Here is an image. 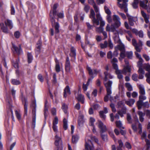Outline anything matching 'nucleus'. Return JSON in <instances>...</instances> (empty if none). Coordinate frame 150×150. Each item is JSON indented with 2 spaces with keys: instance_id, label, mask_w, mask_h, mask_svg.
Wrapping results in <instances>:
<instances>
[{
  "instance_id": "5701e85b",
  "label": "nucleus",
  "mask_w": 150,
  "mask_h": 150,
  "mask_svg": "<svg viewBox=\"0 0 150 150\" xmlns=\"http://www.w3.org/2000/svg\"><path fill=\"white\" fill-rule=\"evenodd\" d=\"M141 14L142 16L144 19L146 23H149V16L148 15H147L143 11H141Z\"/></svg>"
},
{
  "instance_id": "338daca9",
  "label": "nucleus",
  "mask_w": 150,
  "mask_h": 150,
  "mask_svg": "<svg viewBox=\"0 0 150 150\" xmlns=\"http://www.w3.org/2000/svg\"><path fill=\"white\" fill-rule=\"evenodd\" d=\"M124 25L125 27L127 29H131V28L129 26L128 23L127 21L125 22Z\"/></svg>"
},
{
  "instance_id": "37998d69",
  "label": "nucleus",
  "mask_w": 150,
  "mask_h": 150,
  "mask_svg": "<svg viewBox=\"0 0 150 150\" xmlns=\"http://www.w3.org/2000/svg\"><path fill=\"white\" fill-rule=\"evenodd\" d=\"M104 30L103 28L100 26L98 27H96V31L99 33H101Z\"/></svg>"
},
{
  "instance_id": "c756f323",
  "label": "nucleus",
  "mask_w": 150,
  "mask_h": 150,
  "mask_svg": "<svg viewBox=\"0 0 150 150\" xmlns=\"http://www.w3.org/2000/svg\"><path fill=\"white\" fill-rule=\"evenodd\" d=\"M134 119L136 120L137 121V122L139 123L138 125V129L139 130V133L140 134L142 133V125L139 122L138 117L137 115H136L134 117Z\"/></svg>"
},
{
  "instance_id": "f03ea898",
  "label": "nucleus",
  "mask_w": 150,
  "mask_h": 150,
  "mask_svg": "<svg viewBox=\"0 0 150 150\" xmlns=\"http://www.w3.org/2000/svg\"><path fill=\"white\" fill-rule=\"evenodd\" d=\"M115 28V27L113 24L110 26L109 24H108L106 29L107 31L113 33V38L115 43H120L121 40L119 38L118 31L116 30Z\"/></svg>"
},
{
  "instance_id": "69168bd1",
  "label": "nucleus",
  "mask_w": 150,
  "mask_h": 150,
  "mask_svg": "<svg viewBox=\"0 0 150 150\" xmlns=\"http://www.w3.org/2000/svg\"><path fill=\"white\" fill-rule=\"evenodd\" d=\"M92 141H94L98 143V139L95 136H91L90 137Z\"/></svg>"
},
{
  "instance_id": "0e129e2a",
  "label": "nucleus",
  "mask_w": 150,
  "mask_h": 150,
  "mask_svg": "<svg viewBox=\"0 0 150 150\" xmlns=\"http://www.w3.org/2000/svg\"><path fill=\"white\" fill-rule=\"evenodd\" d=\"M145 142L147 146V149H148L149 148V146H150V140L147 139H146Z\"/></svg>"
},
{
  "instance_id": "e433bc0d",
  "label": "nucleus",
  "mask_w": 150,
  "mask_h": 150,
  "mask_svg": "<svg viewBox=\"0 0 150 150\" xmlns=\"http://www.w3.org/2000/svg\"><path fill=\"white\" fill-rule=\"evenodd\" d=\"M100 45L102 49L105 48L108 46V42L106 41H105L104 43H100Z\"/></svg>"
},
{
  "instance_id": "2f4dec72",
  "label": "nucleus",
  "mask_w": 150,
  "mask_h": 150,
  "mask_svg": "<svg viewBox=\"0 0 150 150\" xmlns=\"http://www.w3.org/2000/svg\"><path fill=\"white\" fill-rule=\"evenodd\" d=\"M135 100L134 99H130L126 101L125 103L129 106H132L134 103Z\"/></svg>"
},
{
  "instance_id": "aec40b11",
  "label": "nucleus",
  "mask_w": 150,
  "mask_h": 150,
  "mask_svg": "<svg viewBox=\"0 0 150 150\" xmlns=\"http://www.w3.org/2000/svg\"><path fill=\"white\" fill-rule=\"evenodd\" d=\"M12 50H15L16 53L18 54H21L22 52L20 45H19L18 47H17L14 45L13 44Z\"/></svg>"
},
{
  "instance_id": "0eeeda50",
  "label": "nucleus",
  "mask_w": 150,
  "mask_h": 150,
  "mask_svg": "<svg viewBox=\"0 0 150 150\" xmlns=\"http://www.w3.org/2000/svg\"><path fill=\"white\" fill-rule=\"evenodd\" d=\"M116 43L118 44V45L117 46L115 47V49L116 50L118 49L121 51V52L120 54V57L119 58V59L120 61H122V59L125 57L124 45L121 41L120 43Z\"/></svg>"
},
{
  "instance_id": "680f3d73",
  "label": "nucleus",
  "mask_w": 150,
  "mask_h": 150,
  "mask_svg": "<svg viewBox=\"0 0 150 150\" xmlns=\"http://www.w3.org/2000/svg\"><path fill=\"white\" fill-rule=\"evenodd\" d=\"M15 113L17 118L18 120H20L21 118V115L20 112L16 110L15 111Z\"/></svg>"
},
{
  "instance_id": "6ab92c4d",
  "label": "nucleus",
  "mask_w": 150,
  "mask_h": 150,
  "mask_svg": "<svg viewBox=\"0 0 150 150\" xmlns=\"http://www.w3.org/2000/svg\"><path fill=\"white\" fill-rule=\"evenodd\" d=\"M96 16L98 21L100 22V26L103 27L105 25V21L103 20L100 14H97L96 15Z\"/></svg>"
},
{
  "instance_id": "774afa93",
  "label": "nucleus",
  "mask_w": 150,
  "mask_h": 150,
  "mask_svg": "<svg viewBox=\"0 0 150 150\" xmlns=\"http://www.w3.org/2000/svg\"><path fill=\"white\" fill-rule=\"evenodd\" d=\"M14 36L15 37L17 38H18L20 35V32L18 31H17L16 32L14 33Z\"/></svg>"
},
{
  "instance_id": "9b49d317",
  "label": "nucleus",
  "mask_w": 150,
  "mask_h": 150,
  "mask_svg": "<svg viewBox=\"0 0 150 150\" xmlns=\"http://www.w3.org/2000/svg\"><path fill=\"white\" fill-rule=\"evenodd\" d=\"M55 144L56 146V148H62V142L61 138L58 135V133H55Z\"/></svg>"
},
{
  "instance_id": "de8ad7c7",
  "label": "nucleus",
  "mask_w": 150,
  "mask_h": 150,
  "mask_svg": "<svg viewBox=\"0 0 150 150\" xmlns=\"http://www.w3.org/2000/svg\"><path fill=\"white\" fill-rule=\"evenodd\" d=\"M104 9L105 11V13L108 14V15H111V13L110 9L107 7L105 6L104 7Z\"/></svg>"
},
{
  "instance_id": "f704fd0d",
  "label": "nucleus",
  "mask_w": 150,
  "mask_h": 150,
  "mask_svg": "<svg viewBox=\"0 0 150 150\" xmlns=\"http://www.w3.org/2000/svg\"><path fill=\"white\" fill-rule=\"evenodd\" d=\"M23 103H24V107L25 109V112L26 115H27V101L26 99H24V100L22 101Z\"/></svg>"
},
{
  "instance_id": "412c9836",
  "label": "nucleus",
  "mask_w": 150,
  "mask_h": 150,
  "mask_svg": "<svg viewBox=\"0 0 150 150\" xmlns=\"http://www.w3.org/2000/svg\"><path fill=\"white\" fill-rule=\"evenodd\" d=\"M65 69L67 71L69 72L70 70V65L69 61V58L67 57L66 59V61L65 64Z\"/></svg>"
},
{
  "instance_id": "c9c22d12",
  "label": "nucleus",
  "mask_w": 150,
  "mask_h": 150,
  "mask_svg": "<svg viewBox=\"0 0 150 150\" xmlns=\"http://www.w3.org/2000/svg\"><path fill=\"white\" fill-rule=\"evenodd\" d=\"M116 126L120 129H124L125 127L122 126V124L120 121H117L116 122Z\"/></svg>"
},
{
  "instance_id": "8fccbe9b",
  "label": "nucleus",
  "mask_w": 150,
  "mask_h": 150,
  "mask_svg": "<svg viewBox=\"0 0 150 150\" xmlns=\"http://www.w3.org/2000/svg\"><path fill=\"white\" fill-rule=\"evenodd\" d=\"M93 6L94 9L96 12L97 13L96 15L97 14H100L99 9L98 7L96 6V4H94Z\"/></svg>"
},
{
  "instance_id": "f3484780",
  "label": "nucleus",
  "mask_w": 150,
  "mask_h": 150,
  "mask_svg": "<svg viewBox=\"0 0 150 150\" xmlns=\"http://www.w3.org/2000/svg\"><path fill=\"white\" fill-rule=\"evenodd\" d=\"M86 143L85 144V148L87 150H94V147L92 144L91 145H89L88 144V142H91V141L89 140L88 138V137H86L85 139ZM96 150H99L98 149Z\"/></svg>"
},
{
  "instance_id": "a211bd4d",
  "label": "nucleus",
  "mask_w": 150,
  "mask_h": 150,
  "mask_svg": "<svg viewBox=\"0 0 150 150\" xmlns=\"http://www.w3.org/2000/svg\"><path fill=\"white\" fill-rule=\"evenodd\" d=\"M127 15L128 17L129 24L131 26H133L134 25V23L137 21V17L130 16L127 13Z\"/></svg>"
},
{
  "instance_id": "4d7b16f0",
  "label": "nucleus",
  "mask_w": 150,
  "mask_h": 150,
  "mask_svg": "<svg viewBox=\"0 0 150 150\" xmlns=\"http://www.w3.org/2000/svg\"><path fill=\"white\" fill-rule=\"evenodd\" d=\"M106 19L107 21L109 23H111L112 21V19L110 15H107L106 16Z\"/></svg>"
},
{
  "instance_id": "72a5a7b5",
  "label": "nucleus",
  "mask_w": 150,
  "mask_h": 150,
  "mask_svg": "<svg viewBox=\"0 0 150 150\" xmlns=\"http://www.w3.org/2000/svg\"><path fill=\"white\" fill-rule=\"evenodd\" d=\"M138 113L139 115V119L140 121L141 122H143L144 120L143 117H144L145 115V113L140 111H138Z\"/></svg>"
},
{
  "instance_id": "39448f33",
  "label": "nucleus",
  "mask_w": 150,
  "mask_h": 150,
  "mask_svg": "<svg viewBox=\"0 0 150 150\" xmlns=\"http://www.w3.org/2000/svg\"><path fill=\"white\" fill-rule=\"evenodd\" d=\"M4 23L6 27L4 26L3 23H0L1 29L3 32L7 33H8L7 27L9 28L10 29H11L13 28V24L12 21L8 19L6 20Z\"/></svg>"
},
{
  "instance_id": "a19ab883",
  "label": "nucleus",
  "mask_w": 150,
  "mask_h": 150,
  "mask_svg": "<svg viewBox=\"0 0 150 150\" xmlns=\"http://www.w3.org/2000/svg\"><path fill=\"white\" fill-rule=\"evenodd\" d=\"M139 3V0H134L133 3L132 4L133 7L134 8H136L138 7Z\"/></svg>"
},
{
  "instance_id": "20e7f679",
  "label": "nucleus",
  "mask_w": 150,
  "mask_h": 150,
  "mask_svg": "<svg viewBox=\"0 0 150 150\" xmlns=\"http://www.w3.org/2000/svg\"><path fill=\"white\" fill-rule=\"evenodd\" d=\"M112 83V81H109L108 83L104 82V85L106 88L107 91V95L104 98V100L105 102L108 101L109 98H110V100L111 102L116 101L115 100H113L112 97L110 96L112 93L111 86Z\"/></svg>"
},
{
  "instance_id": "ea45409f",
  "label": "nucleus",
  "mask_w": 150,
  "mask_h": 150,
  "mask_svg": "<svg viewBox=\"0 0 150 150\" xmlns=\"http://www.w3.org/2000/svg\"><path fill=\"white\" fill-rule=\"evenodd\" d=\"M143 105L142 101L139 100L137 102V105L139 109H140Z\"/></svg>"
},
{
  "instance_id": "c03bdc74",
  "label": "nucleus",
  "mask_w": 150,
  "mask_h": 150,
  "mask_svg": "<svg viewBox=\"0 0 150 150\" xmlns=\"http://www.w3.org/2000/svg\"><path fill=\"white\" fill-rule=\"evenodd\" d=\"M11 82L13 85H17L20 83V82L19 80L15 79H12Z\"/></svg>"
},
{
  "instance_id": "a18cd8bd",
  "label": "nucleus",
  "mask_w": 150,
  "mask_h": 150,
  "mask_svg": "<svg viewBox=\"0 0 150 150\" xmlns=\"http://www.w3.org/2000/svg\"><path fill=\"white\" fill-rule=\"evenodd\" d=\"M28 61L29 63H31L33 60V56L30 53L28 54Z\"/></svg>"
},
{
  "instance_id": "49530a36",
  "label": "nucleus",
  "mask_w": 150,
  "mask_h": 150,
  "mask_svg": "<svg viewBox=\"0 0 150 150\" xmlns=\"http://www.w3.org/2000/svg\"><path fill=\"white\" fill-rule=\"evenodd\" d=\"M143 61V60L142 59H139V61L137 63V66L139 68L143 67V66H142Z\"/></svg>"
},
{
  "instance_id": "7c9ffc66",
  "label": "nucleus",
  "mask_w": 150,
  "mask_h": 150,
  "mask_svg": "<svg viewBox=\"0 0 150 150\" xmlns=\"http://www.w3.org/2000/svg\"><path fill=\"white\" fill-rule=\"evenodd\" d=\"M70 56L71 57H74V59H75L76 56V50L74 47H71V52L70 54Z\"/></svg>"
},
{
  "instance_id": "79ce46f5",
  "label": "nucleus",
  "mask_w": 150,
  "mask_h": 150,
  "mask_svg": "<svg viewBox=\"0 0 150 150\" xmlns=\"http://www.w3.org/2000/svg\"><path fill=\"white\" fill-rule=\"evenodd\" d=\"M63 127L64 129L66 130L68 128L67 121L65 118L63 120Z\"/></svg>"
},
{
  "instance_id": "6e6552de",
  "label": "nucleus",
  "mask_w": 150,
  "mask_h": 150,
  "mask_svg": "<svg viewBox=\"0 0 150 150\" xmlns=\"http://www.w3.org/2000/svg\"><path fill=\"white\" fill-rule=\"evenodd\" d=\"M117 4L118 6L121 9L124 10L127 13V4L128 0H117Z\"/></svg>"
},
{
  "instance_id": "5fc2aeb1",
  "label": "nucleus",
  "mask_w": 150,
  "mask_h": 150,
  "mask_svg": "<svg viewBox=\"0 0 150 150\" xmlns=\"http://www.w3.org/2000/svg\"><path fill=\"white\" fill-rule=\"evenodd\" d=\"M125 146L128 149H131L132 148V146L128 142L125 143Z\"/></svg>"
},
{
  "instance_id": "4468645a",
  "label": "nucleus",
  "mask_w": 150,
  "mask_h": 150,
  "mask_svg": "<svg viewBox=\"0 0 150 150\" xmlns=\"http://www.w3.org/2000/svg\"><path fill=\"white\" fill-rule=\"evenodd\" d=\"M90 18L92 19V20L93 24H96L97 25H98L99 24V21H98L95 17V13L93 9H91V13L90 15Z\"/></svg>"
},
{
  "instance_id": "f8f14e48",
  "label": "nucleus",
  "mask_w": 150,
  "mask_h": 150,
  "mask_svg": "<svg viewBox=\"0 0 150 150\" xmlns=\"http://www.w3.org/2000/svg\"><path fill=\"white\" fill-rule=\"evenodd\" d=\"M143 67L148 72L146 74L145 76L147 78V81L150 83V65L149 64H144Z\"/></svg>"
},
{
  "instance_id": "4c0bfd02",
  "label": "nucleus",
  "mask_w": 150,
  "mask_h": 150,
  "mask_svg": "<svg viewBox=\"0 0 150 150\" xmlns=\"http://www.w3.org/2000/svg\"><path fill=\"white\" fill-rule=\"evenodd\" d=\"M95 121V120L94 118L93 117H91L89 119V125L91 126H94V122Z\"/></svg>"
},
{
  "instance_id": "a878e982",
  "label": "nucleus",
  "mask_w": 150,
  "mask_h": 150,
  "mask_svg": "<svg viewBox=\"0 0 150 150\" xmlns=\"http://www.w3.org/2000/svg\"><path fill=\"white\" fill-rule=\"evenodd\" d=\"M104 74L105 75V78L104 80L105 81L104 82L105 83H108L109 81L108 82H106L105 81H107L108 80V78L112 79L113 78V76H112L110 74H109L107 72H104Z\"/></svg>"
},
{
  "instance_id": "f257e3e1",
  "label": "nucleus",
  "mask_w": 150,
  "mask_h": 150,
  "mask_svg": "<svg viewBox=\"0 0 150 150\" xmlns=\"http://www.w3.org/2000/svg\"><path fill=\"white\" fill-rule=\"evenodd\" d=\"M111 63L112 64V66L115 70V72L117 75L118 78L119 79H122L123 76L122 74H126L127 72L130 71V68L128 67H127L124 68L122 70L118 69V66L117 64L118 62L117 59L116 58H113L111 60Z\"/></svg>"
},
{
  "instance_id": "603ef678",
  "label": "nucleus",
  "mask_w": 150,
  "mask_h": 150,
  "mask_svg": "<svg viewBox=\"0 0 150 150\" xmlns=\"http://www.w3.org/2000/svg\"><path fill=\"white\" fill-rule=\"evenodd\" d=\"M67 105H66L65 104L63 103L62 105V109L64 110L65 113H67Z\"/></svg>"
},
{
  "instance_id": "cd10ccee",
  "label": "nucleus",
  "mask_w": 150,
  "mask_h": 150,
  "mask_svg": "<svg viewBox=\"0 0 150 150\" xmlns=\"http://www.w3.org/2000/svg\"><path fill=\"white\" fill-rule=\"evenodd\" d=\"M79 136L77 134L73 135L72 137V142L73 144H76L79 140Z\"/></svg>"
},
{
  "instance_id": "3c124183",
  "label": "nucleus",
  "mask_w": 150,
  "mask_h": 150,
  "mask_svg": "<svg viewBox=\"0 0 150 150\" xmlns=\"http://www.w3.org/2000/svg\"><path fill=\"white\" fill-rule=\"evenodd\" d=\"M108 45L110 47L111 49H112L113 47V45L111 39H109L108 41Z\"/></svg>"
},
{
  "instance_id": "9d476101",
  "label": "nucleus",
  "mask_w": 150,
  "mask_h": 150,
  "mask_svg": "<svg viewBox=\"0 0 150 150\" xmlns=\"http://www.w3.org/2000/svg\"><path fill=\"white\" fill-rule=\"evenodd\" d=\"M112 18L114 22L113 24L115 27L116 28H118L121 25L120 18L118 16L114 15L113 16Z\"/></svg>"
},
{
  "instance_id": "dca6fc26",
  "label": "nucleus",
  "mask_w": 150,
  "mask_h": 150,
  "mask_svg": "<svg viewBox=\"0 0 150 150\" xmlns=\"http://www.w3.org/2000/svg\"><path fill=\"white\" fill-rule=\"evenodd\" d=\"M58 119L57 116H55L54 119L53 121L52 122V128L54 132L55 133H58V128L57 125L58 123Z\"/></svg>"
},
{
  "instance_id": "6e6d98bb",
  "label": "nucleus",
  "mask_w": 150,
  "mask_h": 150,
  "mask_svg": "<svg viewBox=\"0 0 150 150\" xmlns=\"http://www.w3.org/2000/svg\"><path fill=\"white\" fill-rule=\"evenodd\" d=\"M132 79L135 81H138V75L134 74H133L132 76Z\"/></svg>"
},
{
  "instance_id": "09e8293b",
  "label": "nucleus",
  "mask_w": 150,
  "mask_h": 150,
  "mask_svg": "<svg viewBox=\"0 0 150 150\" xmlns=\"http://www.w3.org/2000/svg\"><path fill=\"white\" fill-rule=\"evenodd\" d=\"M146 136H147V134H146V131H144L143 132L142 134L141 135V138L142 139H145V140H146Z\"/></svg>"
},
{
  "instance_id": "4be33fe9",
  "label": "nucleus",
  "mask_w": 150,
  "mask_h": 150,
  "mask_svg": "<svg viewBox=\"0 0 150 150\" xmlns=\"http://www.w3.org/2000/svg\"><path fill=\"white\" fill-rule=\"evenodd\" d=\"M76 97L79 101L81 102L82 103H84V96L81 94H78L76 96Z\"/></svg>"
},
{
  "instance_id": "423d86ee",
  "label": "nucleus",
  "mask_w": 150,
  "mask_h": 150,
  "mask_svg": "<svg viewBox=\"0 0 150 150\" xmlns=\"http://www.w3.org/2000/svg\"><path fill=\"white\" fill-rule=\"evenodd\" d=\"M87 68L89 74L91 77V78H90L88 80L87 84L88 85L89 84L90 82L96 76L100 70H98L95 69H92L88 66H87Z\"/></svg>"
},
{
  "instance_id": "393cba45",
  "label": "nucleus",
  "mask_w": 150,
  "mask_h": 150,
  "mask_svg": "<svg viewBox=\"0 0 150 150\" xmlns=\"http://www.w3.org/2000/svg\"><path fill=\"white\" fill-rule=\"evenodd\" d=\"M70 94L71 92L69 87L68 86H67L64 90V97L66 98L67 95H70Z\"/></svg>"
},
{
  "instance_id": "473e14b6",
  "label": "nucleus",
  "mask_w": 150,
  "mask_h": 150,
  "mask_svg": "<svg viewBox=\"0 0 150 150\" xmlns=\"http://www.w3.org/2000/svg\"><path fill=\"white\" fill-rule=\"evenodd\" d=\"M83 116L82 115H80L79 116L78 121V125L79 126H82L83 125Z\"/></svg>"
},
{
  "instance_id": "bb28decb",
  "label": "nucleus",
  "mask_w": 150,
  "mask_h": 150,
  "mask_svg": "<svg viewBox=\"0 0 150 150\" xmlns=\"http://www.w3.org/2000/svg\"><path fill=\"white\" fill-rule=\"evenodd\" d=\"M132 43L133 45L135 47V48L137 51L138 52H140L141 51V49L140 48L138 47V44L137 43L135 39H132Z\"/></svg>"
},
{
  "instance_id": "bf43d9fd",
  "label": "nucleus",
  "mask_w": 150,
  "mask_h": 150,
  "mask_svg": "<svg viewBox=\"0 0 150 150\" xmlns=\"http://www.w3.org/2000/svg\"><path fill=\"white\" fill-rule=\"evenodd\" d=\"M138 72L139 74H144L145 73L142 67L139 68Z\"/></svg>"
},
{
  "instance_id": "58836bf2",
  "label": "nucleus",
  "mask_w": 150,
  "mask_h": 150,
  "mask_svg": "<svg viewBox=\"0 0 150 150\" xmlns=\"http://www.w3.org/2000/svg\"><path fill=\"white\" fill-rule=\"evenodd\" d=\"M125 86L127 88L128 90L131 91L132 90L133 88L131 85L129 83H125Z\"/></svg>"
},
{
  "instance_id": "052dcab7",
  "label": "nucleus",
  "mask_w": 150,
  "mask_h": 150,
  "mask_svg": "<svg viewBox=\"0 0 150 150\" xmlns=\"http://www.w3.org/2000/svg\"><path fill=\"white\" fill-rule=\"evenodd\" d=\"M11 15H14L15 14V11L13 5L12 4H11Z\"/></svg>"
},
{
  "instance_id": "2eb2a0df",
  "label": "nucleus",
  "mask_w": 150,
  "mask_h": 150,
  "mask_svg": "<svg viewBox=\"0 0 150 150\" xmlns=\"http://www.w3.org/2000/svg\"><path fill=\"white\" fill-rule=\"evenodd\" d=\"M96 124L98 127L100 129V132L103 133L106 132L107 130L106 126L104 125L103 123L100 120H98Z\"/></svg>"
},
{
  "instance_id": "e2e57ef3",
  "label": "nucleus",
  "mask_w": 150,
  "mask_h": 150,
  "mask_svg": "<svg viewBox=\"0 0 150 150\" xmlns=\"http://www.w3.org/2000/svg\"><path fill=\"white\" fill-rule=\"evenodd\" d=\"M99 114L100 117L103 119H105V115L104 114L103 111H100L99 112Z\"/></svg>"
},
{
  "instance_id": "c85d7f7f",
  "label": "nucleus",
  "mask_w": 150,
  "mask_h": 150,
  "mask_svg": "<svg viewBox=\"0 0 150 150\" xmlns=\"http://www.w3.org/2000/svg\"><path fill=\"white\" fill-rule=\"evenodd\" d=\"M56 63L55 70L57 72H59L60 71V68L59 65V62L58 60L57 59H55Z\"/></svg>"
},
{
  "instance_id": "864d4df0",
  "label": "nucleus",
  "mask_w": 150,
  "mask_h": 150,
  "mask_svg": "<svg viewBox=\"0 0 150 150\" xmlns=\"http://www.w3.org/2000/svg\"><path fill=\"white\" fill-rule=\"evenodd\" d=\"M127 57L129 59H132L133 56V53L132 52H127Z\"/></svg>"
},
{
  "instance_id": "b1692460",
  "label": "nucleus",
  "mask_w": 150,
  "mask_h": 150,
  "mask_svg": "<svg viewBox=\"0 0 150 150\" xmlns=\"http://www.w3.org/2000/svg\"><path fill=\"white\" fill-rule=\"evenodd\" d=\"M41 47V42L39 41L37 43L36 48L35 49V53L37 55H38L40 53V48Z\"/></svg>"
},
{
  "instance_id": "13d9d810",
  "label": "nucleus",
  "mask_w": 150,
  "mask_h": 150,
  "mask_svg": "<svg viewBox=\"0 0 150 150\" xmlns=\"http://www.w3.org/2000/svg\"><path fill=\"white\" fill-rule=\"evenodd\" d=\"M90 9L89 6L86 4H84V11L87 13Z\"/></svg>"
},
{
  "instance_id": "ddd939ff",
  "label": "nucleus",
  "mask_w": 150,
  "mask_h": 150,
  "mask_svg": "<svg viewBox=\"0 0 150 150\" xmlns=\"http://www.w3.org/2000/svg\"><path fill=\"white\" fill-rule=\"evenodd\" d=\"M118 105L119 108H122L121 110H119L118 112V114L121 117L123 116V115L125 114L126 112V108L124 106V104L121 101L119 102L118 103Z\"/></svg>"
},
{
  "instance_id": "1a4fd4ad",
  "label": "nucleus",
  "mask_w": 150,
  "mask_h": 150,
  "mask_svg": "<svg viewBox=\"0 0 150 150\" xmlns=\"http://www.w3.org/2000/svg\"><path fill=\"white\" fill-rule=\"evenodd\" d=\"M140 6L147 10L148 13H150V4L148 3V0H140Z\"/></svg>"
},
{
  "instance_id": "7ed1b4c3",
  "label": "nucleus",
  "mask_w": 150,
  "mask_h": 150,
  "mask_svg": "<svg viewBox=\"0 0 150 150\" xmlns=\"http://www.w3.org/2000/svg\"><path fill=\"white\" fill-rule=\"evenodd\" d=\"M58 6L57 4H54L53 6V11L52 12L51 11L50 13V16L51 18V21L52 23V26H54L55 29V32L56 33H58L59 32V25L57 23H55V20L53 18V16L56 14V9Z\"/></svg>"
}]
</instances>
